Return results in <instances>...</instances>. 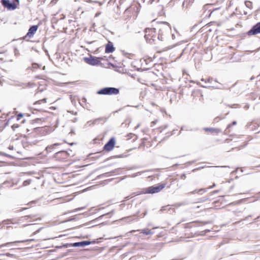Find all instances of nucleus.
Returning a JSON list of instances; mask_svg holds the SVG:
<instances>
[{"label":"nucleus","instance_id":"1","mask_svg":"<svg viewBox=\"0 0 260 260\" xmlns=\"http://www.w3.org/2000/svg\"><path fill=\"white\" fill-rule=\"evenodd\" d=\"M158 34L156 31L155 28H147L145 30V38L147 43H153L156 38L161 41L167 42L169 40L171 32V27L167 22H160L157 27Z\"/></svg>","mask_w":260,"mask_h":260},{"label":"nucleus","instance_id":"2","mask_svg":"<svg viewBox=\"0 0 260 260\" xmlns=\"http://www.w3.org/2000/svg\"><path fill=\"white\" fill-rule=\"evenodd\" d=\"M140 7L139 3L133 2L124 11L122 16L123 21L127 24L133 23L138 17Z\"/></svg>","mask_w":260,"mask_h":260},{"label":"nucleus","instance_id":"3","mask_svg":"<svg viewBox=\"0 0 260 260\" xmlns=\"http://www.w3.org/2000/svg\"><path fill=\"white\" fill-rule=\"evenodd\" d=\"M54 130V129L51 126L37 127L34 129L33 135L35 137H44L51 134Z\"/></svg>","mask_w":260,"mask_h":260},{"label":"nucleus","instance_id":"4","mask_svg":"<svg viewBox=\"0 0 260 260\" xmlns=\"http://www.w3.org/2000/svg\"><path fill=\"white\" fill-rule=\"evenodd\" d=\"M167 186L166 182H161L156 185L149 186L144 189V193L153 194L157 193L162 190Z\"/></svg>","mask_w":260,"mask_h":260},{"label":"nucleus","instance_id":"5","mask_svg":"<svg viewBox=\"0 0 260 260\" xmlns=\"http://www.w3.org/2000/svg\"><path fill=\"white\" fill-rule=\"evenodd\" d=\"M97 93L99 94L116 95L119 93V90L114 87H105L99 90Z\"/></svg>","mask_w":260,"mask_h":260},{"label":"nucleus","instance_id":"6","mask_svg":"<svg viewBox=\"0 0 260 260\" xmlns=\"http://www.w3.org/2000/svg\"><path fill=\"white\" fill-rule=\"evenodd\" d=\"M14 3H11L9 0H1V2L4 7L9 10H14L19 5V0H13Z\"/></svg>","mask_w":260,"mask_h":260},{"label":"nucleus","instance_id":"7","mask_svg":"<svg viewBox=\"0 0 260 260\" xmlns=\"http://www.w3.org/2000/svg\"><path fill=\"white\" fill-rule=\"evenodd\" d=\"M116 144V139L114 137L110 139L103 147V151L109 152L113 150Z\"/></svg>","mask_w":260,"mask_h":260},{"label":"nucleus","instance_id":"8","mask_svg":"<svg viewBox=\"0 0 260 260\" xmlns=\"http://www.w3.org/2000/svg\"><path fill=\"white\" fill-rule=\"evenodd\" d=\"M54 158L58 161H65L69 157V154L66 151H60L54 155Z\"/></svg>","mask_w":260,"mask_h":260},{"label":"nucleus","instance_id":"9","mask_svg":"<svg viewBox=\"0 0 260 260\" xmlns=\"http://www.w3.org/2000/svg\"><path fill=\"white\" fill-rule=\"evenodd\" d=\"M103 58L102 57H96L94 56H90L89 57H85L84 61L88 64L92 66H95L99 64Z\"/></svg>","mask_w":260,"mask_h":260},{"label":"nucleus","instance_id":"10","mask_svg":"<svg viewBox=\"0 0 260 260\" xmlns=\"http://www.w3.org/2000/svg\"><path fill=\"white\" fill-rule=\"evenodd\" d=\"M150 74L148 73H143L138 78V81L142 84H147L150 81Z\"/></svg>","mask_w":260,"mask_h":260},{"label":"nucleus","instance_id":"11","mask_svg":"<svg viewBox=\"0 0 260 260\" xmlns=\"http://www.w3.org/2000/svg\"><path fill=\"white\" fill-rule=\"evenodd\" d=\"M258 34H260V22H258L254 25L247 33L249 36L255 35Z\"/></svg>","mask_w":260,"mask_h":260},{"label":"nucleus","instance_id":"12","mask_svg":"<svg viewBox=\"0 0 260 260\" xmlns=\"http://www.w3.org/2000/svg\"><path fill=\"white\" fill-rule=\"evenodd\" d=\"M39 26L38 25H32L31 26L29 29L26 35L25 36V38H31L34 37L35 34L36 32L38 30Z\"/></svg>","mask_w":260,"mask_h":260},{"label":"nucleus","instance_id":"13","mask_svg":"<svg viewBox=\"0 0 260 260\" xmlns=\"http://www.w3.org/2000/svg\"><path fill=\"white\" fill-rule=\"evenodd\" d=\"M203 130L207 134H218L221 132V130L218 128H212V127H205L203 128Z\"/></svg>","mask_w":260,"mask_h":260},{"label":"nucleus","instance_id":"14","mask_svg":"<svg viewBox=\"0 0 260 260\" xmlns=\"http://www.w3.org/2000/svg\"><path fill=\"white\" fill-rule=\"evenodd\" d=\"M193 100L197 102L198 101L203 102L204 100L203 95L200 90L194 91L192 93Z\"/></svg>","mask_w":260,"mask_h":260},{"label":"nucleus","instance_id":"15","mask_svg":"<svg viewBox=\"0 0 260 260\" xmlns=\"http://www.w3.org/2000/svg\"><path fill=\"white\" fill-rule=\"evenodd\" d=\"M47 102V98L46 97H43L42 99H39L36 101L34 103V105L36 106L39 108H41L42 106L46 105Z\"/></svg>","mask_w":260,"mask_h":260},{"label":"nucleus","instance_id":"16","mask_svg":"<svg viewBox=\"0 0 260 260\" xmlns=\"http://www.w3.org/2000/svg\"><path fill=\"white\" fill-rule=\"evenodd\" d=\"M115 50V48L113 46V43L109 42L106 46L105 52L106 53H112Z\"/></svg>","mask_w":260,"mask_h":260},{"label":"nucleus","instance_id":"17","mask_svg":"<svg viewBox=\"0 0 260 260\" xmlns=\"http://www.w3.org/2000/svg\"><path fill=\"white\" fill-rule=\"evenodd\" d=\"M90 243H91V242H90V241H84L74 243V244H73V246H74V247H79V246L83 247V246H86V245H88L90 244Z\"/></svg>","mask_w":260,"mask_h":260},{"label":"nucleus","instance_id":"18","mask_svg":"<svg viewBox=\"0 0 260 260\" xmlns=\"http://www.w3.org/2000/svg\"><path fill=\"white\" fill-rule=\"evenodd\" d=\"M128 5L127 0H119V5L117 6L118 9L119 10L124 9Z\"/></svg>","mask_w":260,"mask_h":260},{"label":"nucleus","instance_id":"19","mask_svg":"<svg viewBox=\"0 0 260 260\" xmlns=\"http://www.w3.org/2000/svg\"><path fill=\"white\" fill-rule=\"evenodd\" d=\"M35 241V240L32 239H27V240H22V241H14V242L7 243L5 244L4 245V246H8V245H12V244H14L15 243H24V242H30V241Z\"/></svg>","mask_w":260,"mask_h":260},{"label":"nucleus","instance_id":"20","mask_svg":"<svg viewBox=\"0 0 260 260\" xmlns=\"http://www.w3.org/2000/svg\"><path fill=\"white\" fill-rule=\"evenodd\" d=\"M60 143H57L48 146L46 147V150L48 152H51L54 148H55L56 146L60 145Z\"/></svg>","mask_w":260,"mask_h":260},{"label":"nucleus","instance_id":"21","mask_svg":"<svg viewBox=\"0 0 260 260\" xmlns=\"http://www.w3.org/2000/svg\"><path fill=\"white\" fill-rule=\"evenodd\" d=\"M42 90L38 91L36 92L35 94V96L36 97V99L38 100L39 99H42L43 97H46L45 95H42Z\"/></svg>","mask_w":260,"mask_h":260},{"label":"nucleus","instance_id":"22","mask_svg":"<svg viewBox=\"0 0 260 260\" xmlns=\"http://www.w3.org/2000/svg\"><path fill=\"white\" fill-rule=\"evenodd\" d=\"M236 124H237V122H236V121H235L232 122L231 123L229 124L228 125V126H227V127H226V130H225V131H226L227 132H230V128H231L232 126H233V125H236Z\"/></svg>","mask_w":260,"mask_h":260},{"label":"nucleus","instance_id":"23","mask_svg":"<svg viewBox=\"0 0 260 260\" xmlns=\"http://www.w3.org/2000/svg\"><path fill=\"white\" fill-rule=\"evenodd\" d=\"M141 233H143L146 235H150L152 233L150 230L149 229H143L141 231Z\"/></svg>","mask_w":260,"mask_h":260},{"label":"nucleus","instance_id":"24","mask_svg":"<svg viewBox=\"0 0 260 260\" xmlns=\"http://www.w3.org/2000/svg\"><path fill=\"white\" fill-rule=\"evenodd\" d=\"M200 223V224L201 225H205V224H209L211 223V222L210 221H193L192 222V223Z\"/></svg>","mask_w":260,"mask_h":260},{"label":"nucleus","instance_id":"25","mask_svg":"<svg viewBox=\"0 0 260 260\" xmlns=\"http://www.w3.org/2000/svg\"><path fill=\"white\" fill-rule=\"evenodd\" d=\"M245 4L247 7L249 8H251L252 7V4L250 1H246Z\"/></svg>","mask_w":260,"mask_h":260},{"label":"nucleus","instance_id":"26","mask_svg":"<svg viewBox=\"0 0 260 260\" xmlns=\"http://www.w3.org/2000/svg\"><path fill=\"white\" fill-rule=\"evenodd\" d=\"M30 182H31V180H26L25 181H24L23 183V186H27V185H28L30 184Z\"/></svg>","mask_w":260,"mask_h":260},{"label":"nucleus","instance_id":"27","mask_svg":"<svg viewBox=\"0 0 260 260\" xmlns=\"http://www.w3.org/2000/svg\"><path fill=\"white\" fill-rule=\"evenodd\" d=\"M255 85L257 88H260V78L256 81Z\"/></svg>","mask_w":260,"mask_h":260},{"label":"nucleus","instance_id":"28","mask_svg":"<svg viewBox=\"0 0 260 260\" xmlns=\"http://www.w3.org/2000/svg\"><path fill=\"white\" fill-rule=\"evenodd\" d=\"M221 119V118L219 117H217L216 118H215L213 120V122L214 123H216V122H219L220 120Z\"/></svg>","mask_w":260,"mask_h":260},{"label":"nucleus","instance_id":"29","mask_svg":"<svg viewBox=\"0 0 260 260\" xmlns=\"http://www.w3.org/2000/svg\"><path fill=\"white\" fill-rule=\"evenodd\" d=\"M19 124H14L12 126V128L14 131V130H15L16 128L19 127Z\"/></svg>","mask_w":260,"mask_h":260},{"label":"nucleus","instance_id":"30","mask_svg":"<svg viewBox=\"0 0 260 260\" xmlns=\"http://www.w3.org/2000/svg\"><path fill=\"white\" fill-rule=\"evenodd\" d=\"M25 217H27V218H30V219H34L35 216H34V215H27V216H25Z\"/></svg>","mask_w":260,"mask_h":260},{"label":"nucleus","instance_id":"31","mask_svg":"<svg viewBox=\"0 0 260 260\" xmlns=\"http://www.w3.org/2000/svg\"><path fill=\"white\" fill-rule=\"evenodd\" d=\"M13 219H11V220H8V221H7L6 222H11V223H13V224H14V223H16L17 222L15 221V220H14V221H13Z\"/></svg>","mask_w":260,"mask_h":260},{"label":"nucleus","instance_id":"32","mask_svg":"<svg viewBox=\"0 0 260 260\" xmlns=\"http://www.w3.org/2000/svg\"><path fill=\"white\" fill-rule=\"evenodd\" d=\"M23 116L22 114H19L17 115V120L20 119Z\"/></svg>","mask_w":260,"mask_h":260},{"label":"nucleus","instance_id":"33","mask_svg":"<svg viewBox=\"0 0 260 260\" xmlns=\"http://www.w3.org/2000/svg\"><path fill=\"white\" fill-rule=\"evenodd\" d=\"M212 80V78H209L207 79V81H208V82H211Z\"/></svg>","mask_w":260,"mask_h":260},{"label":"nucleus","instance_id":"34","mask_svg":"<svg viewBox=\"0 0 260 260\" xmlns=\"http://www.w3.org/2000/svg\"><path fill=\"white\" fill-rule=\"evenodd\" d=\"M194 0H189V2L191 3H193V2H194Z\"/></svg>","mask_w":260,"mask_h":260},{"label":"nucleus","instance_id":"35","mask_svg":"<svg viewBox=\"0 0 260 260\" xmlns=\"http://www.w3.org/2000/svg\"><path fill=\"white\" fill-rule=\"evenodd\" d=\"M86 2L91 3L92 1L91 0H87Z\"/></svg>","mask_w":260,"mask_h":260},{"label":"nucleus","instance_id":"36","mask_svg":"<svg viewBox=\"0 0 260 260\" xmlns=\"http://www.w3.org/2000/svg\"><path fill=\"white\" fill-rule=\"evenodd\" d=\"M26 209H27V208H22V210H20V211H22V210H25Z\"/></svg>","mask_w":260,"mask_h":260},{"label":"nucleus","instance_id":"37","mask_svg":"<svg viewBox=\"0 0 260 260\" xmlns=\"http://www.w3.org/2000/svg\"><path fill=\"white\" fill-rule=\"evenodd\" d=\"M204 80H205V81L206 82H207V81H206V79H202V81H204Z\"/></svg>","mask_w":260,"mask_h":260},{"label":"nucleus","instance_id":"38","mask_svg":"<svg viewBox=\"0 0 260 260\" xmlns=\"http://www.w3.org/2000/svg\"><path fill=\"white\" fill-rule=\"evenodd\" d=\"M167 49H170V48L168 47H167Z\"/></svg>","mask_w":260,"mask_h":260},{"label":"nucleus","instance_id":"39","mask_svg":"<svg viewBox=\"0 0 260 260\" xmlns=\"http://www.w3.org/2000/svg\"><path fill=\"white\" fill-rule=\"evenodd\" d=\"M253 78H254L252 77L250 78V80H252Z\"/></svg>","mask_w":260,"mask_h":260},{"label":"nucleus","instance_id":"40","mask_svg":"<svg viewBox=\"0 0 260 260\" xmlns=\"http://www.w3.org/2000/svg\"><path fill=\"white\" fill-rule=\"evenodd\" d=\"M152 124H153L154 123V121H152V122L151 123Z\"/></svg>","mask_w":260,"mask_h":260},{"label":"nucleus","instance_id":"41","mask_svg":"<svg viewBox=\"0 0 260 260\" xmlns=\"http://www.w3.org/2000/svg\"><path fill=\"white\" fill-rule=\"evenodd\" d=\"M155 0H152V2L154 1Z\"/></svg>","mask_w":260,"mask_h":260},{"label":"nucleus","instance_id":"42","mask_svg":"<svg viewBox=\"0 0 260 260\" xmlns=\"http://www.w3.org/2000/svg\"><path fill=\"white\" fill-rule=\"evenodd\" d=\"M157 1H159V0H157Z\"/></svg>","mask_w":260,"mask_h":260}]
</instances>
